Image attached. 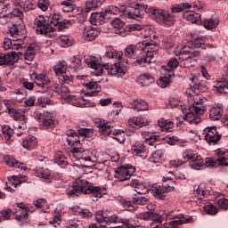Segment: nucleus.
I'll use <instances>...</instances> for the list:
<instances>
[{"label":"nucleus","instance_id":"nucleus-50","mask_svg":"<svg viewBox=\"0 0 228 228\" xmlns=\"http://www.w3.org/2000/svg\"><path fill=\"white\" fill-rule=\"evenodd\" d=\"M70 62H71V67L75 70H77L78 69H83V67H81V63L83 62V57H81L80 55H75L71 57Z\"/></svg>","mask_w":228,"mask_h":228},{"label":"nucleus","instance_id":"nucleus-64","mask_svg":"<svg viewBox=\"0 0 228 228\" xmlns=\"http://www.w3.org/2000/svg\"><path fill=\"white\" fill-rule=\"evenodd\" d=\"M217 206L220 209H228V200L225 198L218 200Z\"/></svg>","mask_w":228,"mask_h":228},{"label":"nucleus","instance_id":"nucleus-15","mask_svg":"<svg viewBox=\"0 0 228 228\" xmlns=\"http://www.w3.org/2000/svg\"><path fill=\"white\" fill-rule=\"evenodd\" d=\"M134 172H136V168L133 165L128 164L118 167L116 170L115 177L120 182L127 181L131 179Z\"/></svg>","mask_w":228,"mask_h":228},{"label":"nucleus","instance_id":"nucleus-45","mask_svg":"<svg viewBox=\"0 0 228 228\" xmlns=\"http://www.w3.org/2000/svg\"><path fill=\"white\" fill-rule=\"evenodd\" d=\"M76 0H66L61 3V10L64 13H69L70 12H74V4Z\"/></svg>","mask_w":228,"mask_h":228},{"label":"nucleus","instance_id":"nucleus-57","mask_svg":"<svg viewBox=\"0 0 228 228\" xmlns=\"http://www.w3.org/2000/svg\"><path fill=\"white\" fill-rule=\"evenodd\" d=\"M180 54H188L189 58H197L199 56H200V51L196 50V51H188V50H184L182 49L179 52Z\"/></svg>","mask_w":228,"mask_h":228},{"label":"nucleus","instance_id":"nucleus-63","mask_svg":"<svg viewBox=\"0 0 228 228\" xmlns=\"http://www.w3.org/2000/svg\"><path fill=\"white\" fill-rule=\"evenodd\" d=\"M112 28H115V29H122L124 28V21L122 20L116 18L110 22Z\"/></svg>","mask_w":228,"mask_h":228},{"label":"nucleus","instance_id":"nucleus-56","mask_svg":"<svg viewBox=\"0 0 228 228\" xmlns=\"http://www.w3.org/2000/svg\"><path fill=\"white\" fill-rule=\"evenodd\" d=\"M5 165H7L8 167H16L18 165V160L15 159V158H13L12 156L7 155L4 158Z\"/></svg>","mask_w":228,"mask_h":228},{"label":"nucleus","instance_id":"nucleus-5","mask_svg":"<svg viewBox=\"0 0 228 228\" xmlns=\"http://www.w3.org/2000/svg\"><path fill=\"white\" fill-rule=\"evenodd\" d=\"M95 220L102 227H104V225H111V224H118L115 228H120L122 226L126 228H134V226L129 223L128 219H124L118 217L117 215H112L110 216H108V212L99 210L95 213Z\"/></svg>","mask_w":228,"mask_h":228},{"label":"nucleus","instance_id":"nucleus-4","mask_svg":"<svg viewBox=\"0 0 228 228\" xmlns=\"http://www.w3.org/2000/svg\"><path fill=\"white\" fill-rule=\"evenodd\" d=\"M192 101V106L188 108V111H186V109H183L182 111L185 114L183 120H186L189 124L197 125L200 122V115L206 113V107L200 94H195Z\"/></svg>","mask_w":228,"mask_h":228},{"label":"nucleus","instance_id":"nucleus-51","mask_svg":"<svg viewBox=\"0 0 228 228\" xmlns=\"http://www.w3.org/2000/svg\"><path fill=\"white\" fill-rule=\"evenodd\" d=\"M132 202L136 206H146V204H149V198L144 196H135L132 199Z\"/></svg>","mask_w":228,"mask_h":228},{"label":"nucleus","instance_id":"nucleus-32","mask_svg":"<svg viewBox=\"0 0 228 228\" xmlns=\"http://www.w3.org/2000/svg\"><path fill=\"white\" fill-rule=\"evenodd\" d=\"M179 67L177 59H172L167 62V66H162V71H166L169 77H174V70Z\"/></svg>","mask_w":228,"mask_h":228},{"label":"nucleus","instance_id":"nucleus-42","mask_svg":"<svg viewBox=\"0 0 228 228\" xmlns=\"http://www.w3.org/2000/svg\"><path fill=\"white\" fill-rule=\"evenodd\" d=\"M162 77H160L159 80L157 82V85L160 86V88H167L168 85H170V77L167 71H161Z\"/></svg>","mask_w":228,"mask_h":228},{"label":"nucleus","instance_id":"nucleus-20","mask_svg":"<svg viewBox=\"0 0 228 228\" xmlns=\"http://www.w3.org/2000/svg\"><path fill=\"white\" fill-rule=\"evenodd\" d=\"M68 138L66 142L69 147H72L71 152H74L75 149L81 148V140H79V135L74 130H69L67 132Z\"/></svg>","mask_w":228,"mask_h":228},{"label":"nucleus","instance_id":"nucleus-27","mask_svg":"<svg viewBox=\"0 0 228 228\" xmlns=\"http://www.w3.org/2000/svg\"><path fill=\"white\" fill-rule=\"evenodd\" d=\"M204 167L205 168H213V167H228V159L220 158L216 159V160H213L211 159H206V160L204 161Z\"/></svg>","mask_w":228,"mask_h":228},{"label":"nucleus","instance_id":"nucleus-58","mask_svg":"<svg viewBox=\"0 0 228 228\" xmlns=\"http://www.w3.org/2000/svg\"><path fill=\"white\" fill-rule=\"evenodd\" d=\"M2 133L5 140H10V138H12V134H13V129L9 126H2Z\"/></svg>","mask_w":228,"mask_h":228},{"label":"nucleus","instance_id":"nucleus-26","mask_svg":"<svg viewBox=\"0 0 228 228\" xmlns=\"http://www.w3.org/2000/svg\"><path fill=\"white\" fill-rule=\"evenodd\" d=\"M132 152L134 156L145 159L147 158V150H145V144L142 142H137L132 146Z\"/></svg>","mask_w":228,"mask_h":228},{"label":"nucleus","instance_id":"nucleus-30","mask_svg":"<svg viewBox=\"0 0 228 228\" xmlns=\"http://www.w3.org/2000/svg\"><path fill=\"white\" fill-rule=\"evenodd\" d=\"M128 124L132 127H135V129H140V127H145V126H149V121L147 118L142 117H134L128 119Z\"/></svg>","mask_w":228,"mask_h":228},{"label":"nucleus","instance_id":"nucleus-59","mask_svg":"<svg viewBox=\"0 0 228 228\" xmlns=\"http://www.w3.org/2000/svg\"><path fill=\"white\" fill-rule=\"evenodd\" d=\"M13 60L10 53H0V67L5 65V63H10Z\"/></svg>","mask_w":228,"mask_h":228},{"label":"nucleus","instance_id":"nucleus-7","mask_svg":"<svg viewBox=\"0 0 228 228\" xmlns=\"http://www.w3.org/2000/svg\"><path fill=\"white\" fill-rule=\"evenodd\" d=\"M151 19L166 28L174 26V23L175 22V16H174V14H170L167 11L156 9L154 7L153 10H151Z\"/></svg>","mask_w":228,"mask_h":228},{"label":"nucleus","instance_id":"nucleus-44","mask_svg":"<svg viewBox=\"0 0 228 228\" xmlns=\"http://www.w3.org/2000/svg\"><path fill=\"white\" fill-rule=\"evenodd\" d=\"M35 58V47L28 46L24 53V59L28 65H31Z\"/></svg>","mask_w":228,"mask_h":228},{"label":"nucleus","instance_id":"nucleus-17","mask_svg":"<svg viewBox=\"0 0 228 228\" xmlns=\"http://www.w3.org/2000/svg\"><path fill=\"white\" fill-rule=\"evenodd\" d=\"M107 194L108 190L104 186H94V184L86 180L85 195H92L95 199H101V197Z\"/></svg>","mask_w":228,"mask_h":228},{"label":"nucleus","instance_id":"nucleus-47","mask_svg":"<svg viewBox=\"0 0 228 228\" xmlns=\"http://www.w3.org/2000/svg\"><path fill=\"white\" fill-rule=\"evenodd\" d=\"M218 18H210L203 20V26L206 29H215V28L218 27Z\"/></svg>","mask_w":228,"mask_h":228},{"label":"nucleus","instance_id":"nucleus-33","mask_svg":"<svg viewBox=\"0 0 228 228\" xmlns=\"http://www.w3.org/2000/svg\"><path fill=\"white\" fill-rule=\"evenodd\" d=\"M77 133L78 138L79 136H81L83 140H86L87 142H90V140H94V137L95 136V133L92 128H78Z\"/></svg>","mask_w":228,"mask_h":228},{"label":"nucleus","instance_id":"nucleus-23","mask_svg":"<svg viewBox=\"0 0 228 228\" xmlns=\"http://www.w3.org/2000/svg\"><path fill=\"white\" fill-rule=\"evenodd\" d=\"M13 208L14 212L12 213L15 216V220L21 222V220L28 218V209L24 207L23 203H17Z\"/></svg>","mask_w":228,"mask_h":228},{"label":"nucleus","instance_id":"nucleus-61","mask_svg":"<svg viewBox=\"0 0 228 228\" xmlns=\"http://www.w3.org/2000/svg\"><path fill=\"white\" fill-rule=\"evenodd\" d=\"M37 6L42 10V12H47L49 8V0H38Z\"/></svg>","mask_w":228,"mask_h":228},{"label":"nucleus","instance_id":"nucleus-46","mask_svg":"<svg viewBox=\"0 0 228 228\" xmlns=\"http://www.w3.org/2000/svg\"><path fill=\"white\" fill-rule=\"evenodd\" d=\"M201 206H203V209L208 215H216L218 213L216 207L209 201H204Z\"/></svg>","mask_w":228,"mask_h":228},{"label":"nucleus","instance_id":"nucleus-22","mask_svg":"<svg viewBox=\"0 0 228 228\" xmlns=\"http://www.w3.org/2000/svg\"><path fill=\"white\" fill-rule=\"evenodd\" d=\"M99 29L94 28L92 26H86L84 28V31L82 34V38L86 40V42H94V38L99 37Z\"/></svg>","mask_w":228,"mask_h":228},{"label":"nucleus","instance_id":"nucleus-29","mask_svg":"<svg viewBox=\"0 0 228 228\" xmlns=\"http://www.w3.org/2000/svg\"><path fill=\"white\" fill-rule=\"evenodd\" d=\"M212 90L215 94H227L228 93V82L227 80H219L214 83Z\"/></svg>","mask_w":228,"mask_h":228},{"label":"nucleus","instance_id":"nucleus-41","mask_svg":"<svg viewBox=\"0 0 228 228\" xmlns=\"http://www.w3.org/2000/svg\"><path fill=\"white\" fill-rule=\"evenodd\" d=\"M54 163L58 164L61 168H65L69 162L65 155L61 151H58L54 156Z\"/></svg>","mask_w":228,"mask_h":228},{"label":"nucleus","instance_id":"nucleus-60","mask_svg":"<svg viewBox=\"0 0 228 228\" xmlns=\"http://www.w3.org/2000/svg\"><path fill=\"white\" fill-rule=\"evenodd\" d=\"M206 195V191H204V188H202V185H200L196 191H194V196L199 199V200H202Z\"/></svg>","mask_w":228,"mask_h":228},{"label":"nucleus","instance_id":"nucleus-36","mask_svg":"<svg viewBox=\"0 0 228 228\" xmlns=\"http://www.w3.org/2000/svg\"><path fill=\"white\" fill-rule=\"evenodd\" d=\"M131 106L134 110H136L137 111H147L149 110V105L147 104V102L143 100H134L131 102Z\"/></svg>","mask_w":228,"mask_h":228},{"label":"nucleus","instance_id":"nucleus-34","mask_svg":"<svg viewBox=\"0 0 228 228\" xmlns=\"http://www.w3.org/2000/svg\"><path fill=\"white\" fill-rule=\"evenodd\" d=\"M37 145H38V141H37V137L28 136L22 142L23 149H27V151H33V149H37Z\"/></svg>","mask_w":228,"mask_h":228},{"label":"nucleus","instance_id":"nucleus-28","mask_svg":"<svg viewBox=\"0 0 228 228\" xmlns=\"http://www.w3.org/2000/svg\"><path fill=\"white\" fill-rule=\"evenodd\" d=\"M183 17L191 22V24H201L202 19L200 18V13L196 12L195 11H185L183 12Z\"/></svg>","mask_w":228,"mask_h":228},{"label":"nucleus","instance_id":"nucleus-53","mask_svg":"<svg viewBox=\"0 0 228 228\" xmlns=\"http://www.w3.org/2000/svg\"><path fill=\"white\" fill-rule=\"evenodd\" d=\"M206 37H198L193 40L192 42V47L194 49H206Z\"/></svg>","mask_w":228,"mask_h":228},{"label":"nucleus","instance_id":"nucleus-54","mask_svg":"<svg viewBox=\"0 0 228 228\" xmlns=\"http://www.w3.org/2000/svg\"><path fill=\"white\" fill-rule=\"evenodd\" d=\"M36 174L37 176L40 177L41 179H49V177H51V171L44 167L37 169Z\"/></svg>","mask_w":228,"mask_h":228},{"label":"nucleus","instance_id":"nucleus-13","mask_svg":"<svg viewBox=\"0 0 228 228\" xmlns=\"http://www.w3.org/2000/svg\"><path fill=\"white\" fill-rule=\"evenodd\" d=\"M203 134L205 141L208 145H218L220 140H222V135L218 133L216 126H208L203 130Z\"/></svg>","mask_w":228,"mask_h":228},{"label":"nucleus","instance_id":"nucleus-48","mask_svg":"<svg viewBox=\"0 0 228 228\" xmlns=\"http://www.w3.org/2000/svg\"><path fill=\"white\" fill-rule=\"evenodd\" d=\"M198 156H199V153H197V151H195L193 150H185L183 152V159H186L187 161H191V163L192 161H194L195 159H197Z\"/></svg>","mask_w":228,"mask_h":228},{"label":"nucleus","instance_id":"nucleus-55","mask_svg":"<svg viewBox=\"0 0 228 228\" xmlns=\"http://www.w3.org/2000/svg\"><path fill=\"white\" fill-rule=\"evenodd\" d=\"M61 20V16L60 13H53L50 15L48 22L53 26H60V21Z\"/></svg>","mask_w":228,"mask_h":228},{"label":"nucleus","instance_id":"nucleus-25","mask_svg":"<svg viewBox=\"0 0 228 228\" xmlns=\"http://www.w3.org/2000/svg\"><path fill=\"white\" fill-rule=\"evenodd\" d=\"M130 185L133 188H135V191L138 195H145L146 193H149V187H146L145 183L138 178H133Z\"/></svg>","mask_w":228,"mask_h":228},{"label":"nucleus","instance_id":"nucleus-9","mask_svg":"<svg viewBox=\"0 0 228 228\" xmlns=\"http://www.w3.org/2000/svg\"><path fill=\"white\" fill-rule=\"evenodd\" d=\"M34 26L37 35H45V37H52L53 35L51 33H54V31H56V28L51 26L49 21H47L44 16L36 18L34 20Z\"/></svg>","mask_w":228,"mask_h":228},{"label":"nucleus","instance_id":"nucleus-52","mask_svg":"<svg viewBox=\"0 0 228 228\" xmlns=\"http://www.w3.org/2000/svg\"><path fill=\"white\" fill-rule=\"evenodd\" d=\"M102 3H104V0H89L86 2V12H90V10L94 8H98Z\"/></svg>","mask_w":228,"mask_h":228},{"label":"nucleus","instance_id":"nucleus-18","mask_svg":"<svg viewBox=\"0 0 228 228\" xmlns=\"http://www.w3.org/2000/svg\"><path fill=\"white\" fill-rule=\"evenodd\" d=\"M167 216L171 220L169 224L172 228H177V225H183V224H190V220H191V216L186 218L183 215H174V212L167 214Z\"/></svg>","mask_w":228,"mask_h":228},{"label":"nucleus","instance_id":"nucleus-3","mask_svg":"<svg viewBox=\"0 0 228 228\" xmlns=\"http://www.w3.org/2000/svg\"><path fill=\"white\" fill-rule=\"evenodd\" d=\"M103 58H106L107 60H117L118 61L107 68L110 76L122 77V76L127 72V67L122 63V54L118 53L113 47L106 46L104 48Z\"/></svg>","mask_w":228,"mask_h":228},{"label":"nucleus","instance_id":"nucleus-1","mask_svg":"<svg viewBox=\"0 0 228 228\" xmlns=\"http://www.w3.org/2000/svg\"><path fill=\"white\" fill-rule=\"evenodd\" d=\"M138 51H142L141 55L137 57L135 63L140 67H147L152 63L155 54H158L159 46L154 41H142L134 45H130L125 49V56L131 58L135 56Z\"/></svg>","mask_w":228,"mask_h":228},{"label":"nucleus","instance_id":"nucleus-38","mask_svg":"<svg viewBox=\"0 0 228 228\" xmlns=\"http://www.w3.org/2000/svg\"><path fill=\"white\" fill-rule=\"evenodd\" d=\"M142 138H144L146 143L148 145H152L154 143V142H156V140H158V138H159V136L154 134V133L152 132H149L147 130H144L141 133Z\"/></svg>","mask_w":228,"mask_h":228},{"label":"nucleus","instance_id":"nucleus-2","mask_svg":"<svg viewBox=\"0 0 228 228\" xmlns=\"http://www.w3.org/2000/svg\"><path fill=\"white\" fill-rule=\"evenodd\" d=\"M9 33L12 39H4V49L5 51L12 49L11 58L13 61H17L19 59L15 58V56L21 54L20 51L22 49V40L26 38V29L20 25L12 23L9 25Z\"/></svg>","mask_w":228,"mask_h":228},{"label":"nucleus","instance_id":"nucleus-11","mask_svg":"<svg viewBox=\"0 0 228 228\" xmlns=\"http://www.w3.org/2000/svg\"><path fill=\"white\" fill-rule=\"evenodd\" d=\"M86 189V179L80 177L66 187V195H68V197H79L81 193H85Z\"/></svg>","mask_w":228,"mask_h":228},{"label":"nucleus","instance_id":"nucleus-19","mask_svg":"<svg viewBox=\"0 0 228 228\" xmlns=\"http://www.w3.org/2000/svg\"><path fill=\"white\" fill-rule=\"evenodd\" d=\"M85 61L90 69H93L94 76H101L104 69H102V66L99 63V60L94 56H88L85 59Z\"/></svg>","mask_w":228,"mask_h":228},{"label":"nucleus","instance_id":"nucleus-16","mask_svg":"<svg viewBox=\"0 0 228 228\" xmlns=\"http://www.w3.org/2000/svg\"><path fill=\"white\" fill-rule=\"evenodd\" d=\"M175 188L173 186L167 185H158L153 184L151 187V193L155 197V199H159V200H165V197H167V193H169V191H174Z\"/></svg>","mask_w":228,"mask_h":228},{"label":"nucleus","instance_id":"nucleus-8","mask_svg":"<svg viewBox=\"0 0 228 228\" xmlns=\"http://www.w3.org/2000/svg\"><path fill=\"white\" fill-rule=\"evenodd\" d=\"M53 72L57 76V79L61 86L71 83L72 75H70V72L67 71V62H65V61H59V63L53 67Z\"/></svg>","mask_w":228,"mask_h":228},{"label":"nucleus","instance_id":"nucleus-21","mask_svg":"<svg viewBox=\"0 0 228 228\" xmlns=\"http://www.w3.org/2000/svg\"><path fill=\"white\" fill-rule=\"evenodd\" d=\"M42 126L47 131H53L56 127V120L53 117V113L45 111L42 116Z\"/></svg>","mask_w":228,"mask_h":228},{"label":"nucleus","instance_id":"nucleus-43","mask_svg":"<svg viewBox=\"0 0 228 228\" xmlns=\"http://www.w3.org/2000/svg\"><path fill=\"white\" fill-rule=\"evenodd\" d=\"M190 167L194 170H203V168H205L204 159L198 155L197 159H194V160L190 163Z\"/></svg>","mask_w":228,"mask_h":228},{"label":"nucleus","instance_id":"nucleus-6","mask_svg":"<svg viewBox=\"0 0 228 228\" xmlns=\"http://www.w3.org/2000/svg\"><path fill=\"white\" fill-rule=\"evenodd\" d=\"M60 90L63 99H65V101L69 104H71L72 106H76L77 108H94V106H95V103L92 102H88L81 96L70 95V94L63 96V94H69V87L65 86H61L60 87Z\"/></svg>","mask_w":228,"mask_h":228},{"label":"nucleus","instance_id":"nucleus-10","mask_svg":"<svg viewBox=\"0 0 228 228\" xmlns=\"http://www.w3.org/2000/svg\"><path fill=\"white\" fill-rule=\"evenodd\" d=\"M152 10L153 7H149L147 4H136L134 7H131L129 11H126L125 15H127L128 19L140 20L143 17L144 12L151 18Z\"/></svg>","mask_w":228,"mask_h":228},{"label":"nucleus","instance_id":"nucleus-24","mask_svg":"<svg viewBox=\"0 0 228 228\" xmlns=\"http://www.w3.org/2000/svg\"><path fill=\"white\" fill-rule=\"evenodd\" d=\"M86 90L89 91V93H85L86 97H95L99 92H101V86L98 82L91 81L84 84Z\"/></svg>","mask_w":228,"mask_h":228},{"label":"nucleus","instance_id":"nucleus-37","mask_svg":"<svg viewBox=\"0 0 228 228\" xmlns=\"http://www.w3.org/2000/svg\"><path fill=\"white\" fill-rule=\"evenodd\" d=\"M158 126L160 127L161 131L170 133L174 127V122L170 121V119L160 118L158 120Z\"/></svg>","mask_w":228,"mask_h":228},{"label":"nucleus","instance_id":"nucleus-12","mask_svg":"<svg viewBox=\"0 0 228 228\" xmlns=\"http://www.w3.org/2000/svg\"><path fill=\"white\" fill-rule=\"evenodd\" d=\"M8 113L9 115H11V117H12L13 120H18V122L20 123L16 125L15 131H19V129H20V132H16V134L17 136H22L26 129H28V127L26 126V124L28 123V117L20 113V111H19L15 108L9 110Z\"/></svg>","mask_w":228,"mask_h":228},{"label":"nucleus","instance_id":"nucleus-39","mask_svg":"<svg viewBox=\"0 0 228 228\" xmlns=\"http://www.w3.org/2000/svg\"><path fill=\"white\" fill-rule=\"evenodd\" d=\"M20 6L22 8L23 12H31V10L37 8V2L35 0H23L20 4Z\"/></svg>","mask_w":228,"mask_h":228},{"label":"nucleus","instance_id":"nucleus-35","mask_svg":"<svg viewBox=\"0 0 228 228\" xmlns=\"http://www.w3.org/2000/svg\"><path fill=\"white\" fill-rule=\"evenodd\" d=\"M222 115H224V110L220 106H214L209 110V118L213 122L220 120Z\"/></svg>","mask_w":228,"mask_h":228},{"label":"nucleus","instance_id":"nucleus-40","mask_svg":"<svg viewBox=\"0 0 228 228\" xmlns=\"http://www.w3.org/2000/svg\"><path fill=\"white\" fill-rule=\"evenodd\" d=\"M139 83L142 86H149L154 83V77L151 76L149 73H144L139 77Z\"/></svg>","mask_w":228,"mask_h":228},{"label":"nucleus","instance_id":"nucleus-31","mask_svg":"<svg viewBox=\"0 0 228 228\" xmlns=\"http://www.w3.org/2000/svg\"><path fill=\"white\" fill-rule=\"evenodd\" d=\"M98 127L102 134L110 135L113 131V124L111 122H106L104 119H100Z\"/></svg>","mask_w":228,"mask_h":228},{"label":"nucleus","instance_id":"nucleus-49","mask_svg":"<svg viewBox=\"0 0 228 228\" xmlns=\"http://www.w3.org/2000/svg\"><path fill=\"white\" fill-rule=\"evenodd\" d=\"M91 18L94 19L95 26H97V24H104L106 12H94L91 14Z\"/></svg>","mask_w":228,"mask_h":228},{"label":"nucleus","instance_id":"nucleus-14","mask_svg":"<svg viewBox=\"0 0 228 228\" xmlns=\"http://www.w3.org/2000/svg\"><path fill=\"white\" fill-rule=\"evenodd\" d=\"M69 158L72 161H80V163L92 162V151L83 150L80 146V148H75L74 151L69 152Z\"/></svg>","mask_w":228,"mask_h":228},{"label":"nucleus","instance_id":"nucleus-62","mask_svg":"<svg viewBox=\"0 0 228 228\" xmlns=\"http://www.w3.org/2000/svg\"><path fill=\"white\" fill-rule=\"evenodd\" d=\"M60 41L61 47H69L72 45V40L67 36H61Z\"/></svg>","mask_w":228,"mask_h":228}]
</instances>
